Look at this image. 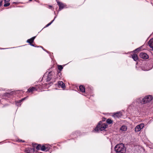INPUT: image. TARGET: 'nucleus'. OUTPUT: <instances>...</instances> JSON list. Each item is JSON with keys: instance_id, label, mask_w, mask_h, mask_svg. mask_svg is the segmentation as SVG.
Returning a JSON list of instances; mask_svg holds the SVG:
<instances>
[{"instance_id": "f8f14e48", "label": "nucleus", "mask_w": 153, "mask_h": 153, "mask_svg": "<svg viewBox=\"0 0 153 153\" xmlns=\"http://www.w3.org/2000/svg\"><path fill=\"white\" fill-rule=\"evenodd\" d=\"M58 84L59 87H61L62 88H64L65 87V84L62 81L58 82Z\"/></svg>"}, {"instance_id": "f257e3e1", "label": "nucleus", "mask_w": 153, "mask_h": 153, "mask_svg": "<svg viewBox=\"0 0 153 153\" xmlns=\"http://www.w3.org/2000/svg\"><path fill=\"white\" fill-rule=\"evenodd\" d=\"M108 125L106 123H103L101 121H100L97 126V127L94 128V130L96 132L99 131H102L107 127Z\"/></svg>"}, {"instance_id": "2eb2a0df", "label": "nucleus", "mask_w": 153, "mask_h": 153, "mask_svg": "<svg viewBox=\"0 0 153 153\" xmlns=\"http://www.w3.org/2000/svg\"><path fill=\"white\" fill-rule=\"evenodd\" d=\"M36 38V36H34L31 38L28 39L27 42L29 43V44H30L31 43H33V42L35 38Z\"/></svg>"}, {"instance_id": "4be33fe9", "label": "nucleus", "mask_w": 153, "mask_h": 153, "mask_svg": "<svg viewBox=\"0 0 153 153\" xmlns=\"http://www.w3.org/2000/svg\"><path fill=\"white\" fill-rule=\"evenodd\" d=\"M61 75L62 74L61 73V72L60 71H58L57 74V78H58L60 77L61 76Z\"/></svg>"}, {"instance_id": "ddd939ff", "label": "nucleus", "mask_w": 153, "mask_h": 153, "mask_svg": "<svg viewBox=\"0 0 153 153\" xmlns=\"http://www.w3.org/2000/svg\"><path fill=\"white\" fill-rule=\"evenodd\" d=\"M148 45L153 50V39H150L148 42Z\"/></svg>"}, {"instance_id": "412c9836", "label": "nucleus", "mask_w": 153, "mask_h": 153, "mask_svg": "<svg viewBox=\"0 0 153 153\" xmlns=\"http://www.w3.org/2000/svg\"><path fill=\"white\" fill-rule=\"evenodd\" d=\"M106 122L108 124H110L112 123L113 121L111 119H108L107 120Z\"/></svg>"}, {"instance_id": "9b49d317", "label": "nucleus", "mask_w": 153, "mask_h": 153, "mask_svg": "<svg viewBox=\"0 0 153 153\" xmlns=\"http://www.w3.org/2000/svg\"><path fill=\"white\" fill-rule=\"evenodd\" d=\"M50 149V148L46 146H45L43 145L41 147V150L43 151L47 152Z\"/></svg>"}, {"instance_id": "7c9ffc66", "label": "nucleus", "mask_w": 153, "mask_h": 153, "mask_svg": "<svg viewBox=\"0 0 153 153\" xmlns=\"http://www.w3.org/2000/svg\"><path fill=\"white\" fill-rule=\"evenodd\" d=\"M5 2L6 3V0H4Z\"/></svg>"}, {"instance_id": "aec40b11", "label": "nucleus", "mask_w": 153, "mask_h": 153, "mask_svg": "<svg viewBox=\"0 0 153 153\" xmlns=\"http://www.w3.org/2000/svg\"><path fill=\"white\" fill-rule=\"evenodd\" d=\"M58 69L59 70V71H61V70L63 69V68L62 65H58Z\"/></svg>"}, {"instance_id": "393cba45", "label": "nucleus", "mask_w": 153, "mask_h": 153, "mask_svg": "<svg viewBox=\"0 0 153 153\" xmlns=\"http://www.w3.org/2000/svg\"><path fill=\"white\" fill-rule=\"evenodd\" d=\"M10 3H9V2H7V3H6L5 4L4 6V7H7V6H9L10 5Z\"/></svg>"}, {"instance_id": "cd10ccee", "label": "nucleus", "mask_w": 153, "mask_h": 153, "mask_svg": "<svg viewBox=\"0 0 153 153\" xmlns=\"http://www.w3.org/2000/svg\"><path fill=\"white\" fill-rule=\"evenodd\" d=\"M18 141H19V142H25V141H22V140H21L20 139H19L18 140Z\"/></svg>"}, {"instance_id": "2f4dec72", "label": "nucleus", "mask_w": 153, "mask_h": 153, "mask_svg": "<svg viewBox=\"0 0 153 153\" xmlns=\"http://www.w3.org/2000/svg\"><path fill=\"white\" fill-rule=\"evenodd\" d=\"M30 1H32V0H29Z\"/></svg>"}, {"instance_id": "dca6fc26", "label": "nucleus", "mask_w": 153, "mask_h": 153, "mask_svg": "<svg viewBox=\"0 0 153 153\" xmlns=\"http://www.w3.org/2000/svg\"><path fill=\"white\" fill-rule=\"evenodd\" d=\"M27 98V97H25L21 100H20L19 101H16V105L17 106H20L21 104H20L19 105V103H21V102H22V101H23L24 100H25Z\"/></svg>"}, {"instance_id": "0eeeda50", "label": "nucleus", "mask_w": 153, "mask_h": 153, "mask_svg": "<svg viewBox=\"0 0 153 153\" xmlns=\"http://www.w3.org/2000/svg\"><path fill=\"white\" fill-rule=\"evenodd\" d=\"M55 74V73L53 71H51L49 72L48 75L47 80L48 81H50L52 78H54Z\"/></svg>"}, {"instance_id": "5701e85b", "label": "nucleus", "mask_w": 153, "mask_h": 153, "mask_svg": "<svg viewBox=\"0 0 153 153\" xmlns=\"http://www.w3.org/2000/svg\"><path fill=\"white\" fill-rule=\"evenodd\" d=\"M56 16H55L53 20L51 21V22H50L47 25H46V27H47L49 26L50 25L53 23V22L54 21V19L56 18Z\"/></svg>"}, {"instance_id": "f3484780", "label": "nucleus", "mask_w": 153, "mask_h": 153, "mask_svg": "<svg viewBox=\"0 0 153 153\" xmlns=\"http://www.w3.org/2000/svg\"><path fill=\"white\" fill-rule=\"evenodd\" d=\"M132 58L135 61H136L138 59V58L137 55L135 54H133L132 55Z\"/></svg>"}, {"instance_id": "7ed1b4c3", "label": "nucleus", "mask_w": 153, "mask_h": 153, "mask_svg": "<svg viewBox=\"0 0 153 153\" xmlns=\"http://www.w3.org/2000/svg\"><path fill=\"white\" fill-rule=\"evenodd\" d=\"M152 99V96L151 95L146 96L143 99L141 98V104H143L149 102L151 101Z\"/></svg>"}, {"instance_id": "c85d7f7f", "label": "nucleus", "mask_w": 153, "mask_h": 153, "mask_svg": "<svg viewBox=\"0 0 153 153\" xmlns=\"http://www.w3.org/2000/svg\"><path fill=\"white\" fill-rule=\"evenodd\" d=\"M2 0H1V1H0V6H1L2 5Z\"/></svg>"}, {"instance_id": "39448f33", "label": "nucleus", "mask_w": 153, "mask_h": 153, "mask_svg": "<svg viewBox=\"0 0 153 153\" xmlns=\"http://www.w3.org/2000/svg\"><path fill=\"white\" fill-rule=\"evenodd\" d=\"M41 86L39 85H36L35 87H32L28 89L27 91L29 92H31L34 91H37L39 89H40Z\"/></svg>"}, {"instance_id": "a211bd4d", "label": "nucleus", "mask_w": 153, "mask_h": 153, "mask_svg": "<svg viewBox=\"0 0 153 153\" xmlns=\"http://www.w3.org/2000/svg\"><path fill=\"white\" fill-rule=\"evenodd\" d=\"M127 127L126 126H123L121 127L120 130L123 131H125L127 130Z\"/></svg>"}, {"instance_id": "423d86ee", "label": "nucleus", "mask_w": 153, "mask_h": 153, "mask_svg": "<svg viewBox=\"0 0 153 153\" xmlns=\"http://www.w3.org/2000/svg\"><path fill=\"white\" fill-rule=\"evenodd\" d=\"M144 124L143 123H141L136 126L135 128V132H138L140 131L144 127Z\"/></svg>"}, {"instance_id": "20e7f679", "label": "nucleus", "mask_w": 153, "mask_h": 153, "mask_svg": "<svg viewBox=\"0 0 153 153\" xmlns=\"http://www.w3.org/2000/svg\"><path fill=\"white\" fill-rule=\"evenodd\" d=\"M141 98H137L134 101L131 105V107L133 106L136 107L139 106L140 104H141Z\"/></svg>"}, {"instance_id": "c756f323", "label": "nucleus", "mask_w": 153, "mask_h": 153, "mask_svg": "<svg viewBox=\"0 0 153 153\" xmlns=\"http://www.w3.org/2000/svg\"><path fill=\"white\" fill-rule=\"evenodd\" d=\"M30 45L31 46H34V45H33V44H31V43H30Z\"/></svg>"}, {"instance_id": "6e6552de", "label": "nucleus", "mask_w": 153, "mask_h": 153, "mask_svg": "<svg viewBox=\"0 0 153 153\" xmlns=\"http://www.w3.org/2000/svg\"><path fill=\"white\" fill-rule=\"evenodd\" d=\"M140 58L143 59H146L149 58V56L146 53H140Z\"/></svg>"}, {"instance_id": "bb28decb", "label": "nucleus", "mask_w": 153, "mask_h": 153, "mask_svg": "<svg viewBox=\"0 0 153 153\" xmlns=\"http://www.w3.org/2000/svg\"><path fill=\"white\" fill-rule=\"evenodd\" d=\"M140 49H141V48H137V49H135L134 51V52H135L136 51H140Z\"/></svg>"}, {"instance_id": "1a4fd4ad", "label": "nucleus", "mask_w": 153, "mask_h": 153, "mask_svg": "<svg viewBox=\"0 0 153 153\" xmlns=\"http://www.w3.org/2000/svg\"><path fill=\"white\" fill-rule=\"evenodd\" d=\"M57 3L59 7V11L61 10L65 7V5L63 3L59 1H57Z\"/></svg>"}, {"instance_id": "9d476101", "label": "nucleus", "mask_w": 153, "mask_h": 153, "mask_svg": "<svg viewBox=\"0 0 153 153\" xmlns=\"http://www.w3.org/2000/svg\"><path fill=\"white\" fill-rule=\"evenodd\" d=\"M34 151V148H26L25 150V152L27 153H33Z\"/></svg>"}, {"instance_id": "6ab92c4d", "label": "nucleus", "mask_w": 153, "mask_h": 153, "mask_svg": "<svg viewBox=\"0 0 153 153\" xmlns=\"http://www.w3.org/2000/svg\"><path fill=\"white\" fill-rule=\"evenodd\" d=\"M79 89L80 91L82 92H85V88L83 85L80 86L79 87Z\"/></svg>"}, {"instance_id": "a878e982", "label": "nucleus", "mask_w": 153, "mask_h": 153, "mask_svg": "<svg viewBox=\"0 0 153 153\" xmlns=\"http://www.w3.org/2000/svg\"><path fill=\"white\" fill-rule=\"evenodd\" d=\"M152 67H153V66L152 67H151L149 68H147L146 69V70H144V71L149 70L152 69Z\"/></svg>"}, {"instance_id": "b1692460", "label": "nucleus", "mask_w": 153, "mask_h": 153, "mask_svg": "<svg viewBox=\"0 0 153 153\" xmlns=\"http://www.w3.org/2000/svg\"><path fill=\"white\" fill-rule=\"evenodd\" d=\"M41 145L40 144H39L36 146V148L37 150H39L40 149H41Z\"/></svg>"}, {"instance_id": "f03ea898", "label": "nucleus", "mask_w": 153, "mask_h": 153, "mask_svg": "<svg viewBox=\"0 0 153 153\" xmlns=\"http://www.w3.org/2000/svg\"><path fill=\"white\" fill-rule=\"evenodd\" d=\"M114 149L117 153H125L126 152L124 145L122 143L116 145Z\"/></svg>"}, {"instance_id": "4468645a", "label": "nucleus", "mask_w": 153, "mask_h": 153, "mask_svg": "<svg viewBox=\"0 0 153 153\" xmlns=\"http://www.w3.org/2000/svg\"><path fill=\"white\" fill-rule=\"evenodd\" d=\"M122 115L121 113L120 112H117L116 113H115L114 115L113 116L114 117H118L119 118L121 117Z\"/></svg>"}]
</instances>
